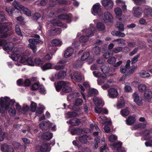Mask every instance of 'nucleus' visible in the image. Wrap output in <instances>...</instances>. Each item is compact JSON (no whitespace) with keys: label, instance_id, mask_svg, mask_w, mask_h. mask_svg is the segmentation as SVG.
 <instances>
[{"label":"nucleus","instance_id":"09e8293b","mask_svg":"<svg viewBox=\"0 0 152 152\" xmlns=\"http://www.w3.org/2000/svg\"><path fill=\"white\" fill-rule=\"evenodd\" d=\"M140 76L143 78H148L150 76V74L145 71H142L140 73Z\"/></svg>","mask_w":152,"mask_h":152},{"label":"nucleus","instance_id":"58836bf2","mask_svg":"<svg viewBox=\"0 0 152 152\" xmlns=\"http://www.w3.org/2000/svg\"><path fill=\"white\" fill-rule=\"evenodd\" d=\"M51 23L54 26H61L63 25V24L60 22L57 19L55 18L50 21Z\"/></svg>","mask_w":152,"mask_h":152},{"label":"nucleus","instance_id":"c85d7f7f","mask_svg":"<svg viewBox=\"0 0 152 152\" xmlns=\"http://www.w3.org/2000/svg\"><path fill=\"white\" fill-rule=\"evenodd\" d=\"M81 35V33L78 32L77 33L76 39L72 43V45L75 48H77L80 46V42L78 41L77 40L78 38H79V37Z\"/></svg>","mask_w":152,"mask_h":152},{"label":"nucleus","instance_id":"a211bd4d","mask_svg":"<svg viewBox=\"0 0 152 152\" xmlns=\"http://www.w3.org/2000/svg\"><path fill=\"white\" fill-rule=\"evenodd\" d=\"M1 150L2 152H14V149L12 146L6 144L2 145Z\"/></svg>","mask_w":152,"mask_h":152},{"label":"nucleus","instance_id":"0e129e2a","mask_svg":"<svg viewBox=\"0 0 152 152\" xmlns=\"http://www.w3.org/2000/svg\"><path fill=\"white\" fill-rule=\"evenodd\" d=\"M39 91L42 94H45L46 93L45 89L44 86L42 85L39 86Z\"/></svg>","mask_w":152,"mask_h":152},{"label":"nucleus","instance_id":"c9c22d12","mask_svg":"<svg viewBox=\"0 0 152 152\" xmlns=\"http://www.w3.org/2000/svg\"><path fill=\"white\" fill-rule=\"evenodd\" d=\"M98 93V91L96 89L92 88H90L88 92L87 96H91L96 95Z\"/></svg>","mask_w":152,"mask_h":152},{"label":"nucleus","instance_id":"473e14b6","mask_svg":"<svg viewBox=\"0 0 152 152\" xmlns=\"http://www.w3.org/2000/svg\"><path fill=\"white\" fill-rule=\"evenodd\" d=\"M135 121L134 115L130 116L126 120V123L128 125H131L134 123Z\"/></svg>","mask_w":152,"mask_h":152},{"label":"nucleus","instance_id":"2eb2a0df","mask_svg":"<svg viewBox=\"0 0 152 152\" xmlns=\"http://www.w3.org/2000/svg\"><path fill=\"white\" fill-rule=\"evenodd\" d=\"M90 130L86 132V133L90 131H95L93 133V135L94 136L98 135L99 134L101 133V131L97 125L95 124H91L90 125Z\"/></svg>","mask_w":152,"mask_h":152},{"label":"nucleus","instance_id":"9b49d317","mask_svg":"<svg viewBox=\"0 0 152 152\" xmlns=\"http://www.w3.org/2000/svg\"><path fill=\"white\" fill-rule=\"evenodd\" d=\"M132 13L134 16L139 18L141 16L142 13V8L137 6H134L132 9Z\"/></svg>","mask_w":152,"mask_h":152},{"label":"nucleus","instance_id":"8fccbe9b","mask_svg":"<svg viewBox=\"0 0 152 152\" xmlns=\"http://www.w3.org/2000/svg\"><path fill=\"white\" fill-rule=\"evenodd\" d=\"M52 64L50 63H46L41 66V68L43 71H45L51 69Z\"/></svg>","mask_w":152,"mask_h":152},{"label":"nucleus","instance_id":"6e6552de","mask_svg":"<svg viewBox=\"0 0 152 152\" xmlns=\"http://www.w3.org/2000/svg\"><path fill=\"white\" fill-rule=\"evenodd\" d=\"M12 23L10 22H5L0 23V32L1 33H6L12 28Z\"/></svg>","mask_w":152,"mask_h":152},{"label":"nucleus","instance_id":"680f3d73","mask_svg":"<svg viewBox=\"0 0 152 152\" xmlns=\"http://www.w3.org/2000/svg\"><path fill=\"white\" fill-rule=\"evenodd\" d=\"M146 124H143L142 123H140L135 125L134 127V129H137L139 128H144L146 127Z\"/></svg>","mask_w":152,"mask_h":152},{"label":"nucleus","instance_id":"4be33fe9","mask_svg":"<svg viewBox=\"0 0 152 152\" xmlns=\"http://www.w3.org/2000/svg\"><path fill=\"white\" fill-rule=\"evenodd\" d=\"M93 100L96 106H103L104 105V102L101 98L94 97L93 98Z\"/></svg>","mask_w":152,"mask_h":152},{"label":"nucleus","instance_id":"13d9d810","mask_svg":"<svg viewBox=\"0 0 152 152\" xmlns=\"http://www.w3.org/2000/svg\"><path fill=\"white\" fill-rule=\"evenodd\" d=\"M134 3L137 5H141L145 2V0H132Z\"/></svg>","mask_w":152,"mask_h":152},{"label":"nucleus","instance_id":"774afa93","mask_svg":"<svg viewBox=\"0 0 152 152\" xmlns=\"http://www.w3.org/2000/svg\"><path fill=\"white\" fill-rule=\"evenodd\" d=\"M6 20L5 14L3 11L0 12V21H3Z\"/></svg>","mask_w":152,"mask_h":152},{"label":"nucleus","instance_id":"aec40b11","mask_svg":"<svg viewBox=\"0 0 152 152\" xmlns=\"http://www.w3.org/2000/svg\"><path fill=\"white\" fill-rule=\"evenodd\" d=\"M152 98V91L148 89L144 94V99L146 102H149Z\"/></svg>","mask_w":152,"mask_h":152},{"label":"nucleus","instance_id":"de8ad7c7","mask_svg":"<svg viewBox=\"0 0 152 152\" xmlns=\"http://www.w3.org/2000/svg\"><path fill=\"white\" fill-rule=\"evenodd\" d=\"M128 108L127 107L126 109L122 110L121 111L120 113L123 117H125L129 114V112Z\"/></svg>","mask_w":152,"mask_h":152},{"label":"nucleus","instance_id":"a18cd8bd","mask_svg":"<svg viewBox=\"0 0 152 152\" xmlns=\"http://www.w3.org/2000/svg\"><path fill=\"white\" fill-rule=\"evenodd\" d=\"M116 27L118 28L119 31L121 32L124 30V25L121 22H117L116 24Z\"/></svg>","mask_w":152,"mask_h":152},{"label":"nucleus","instance_id":"cd10ccee","mask_svg":"<svg viewBox=\"0 0 152 152\" xmlns=\"http://www.w3.org/2000/svg\"><path fill=\"white\" fill-rule=\"evenodd\" d=\"M98 119L101 123L102 124H107L108 125L111 124V121L110 120H107L106 117L104 116H99Z\"/></svg>","mask_w":152,"mask_h":152},{"label":"nucleus","instance_id":"5fc2aeb1","mask_svg":"<svg viewBox=\"0 0 152 152\" xmlns=\"http://www.w3.org/2000/svg\"><path fill=\"white\" fill-rule=\"evenodd\" d=\"M117 139V136L114 134H112L109 137V140L111 142H113Z\"/></svg>","mask_w":152,"mask_h":152},{"label":"nucleus","instance_id":"e2e57ef3","mask_svg":"<svg viewBox=\"0 0 152 152\" xmlns=\"http://www.w3.org/2000/svg\"><path fill=\"white\" fill-rule=\"evenodd\" d=\"M83 102V101L82 99H78L75 100V104L77 106H80L82 104Z\"/></svg>","mask_w":152,"mask_h":152},{"label":"nucleus","instance_id":"2f4dec72","mask_svg":"<svg viewBox=\"0 0 152 152\" xmlns=\"http://www.w3.org/2000/svg\"><path fill=\"white\" fill-rule=\"evenodd\" d=\"M102 71L104 73L108 72L110 70V68L107 64L103 65L101 67Z\"/></svg>","mask_w":152,"mask_h":152},{"label":"nucleus","instance_id":"e433bc0d","mask_svg":"<svg viewBox=\"0 0 152 152\" xmlns=\"http://www.w3.org/2000/svg\"><path fill=\"white\" fill-rule=\"evenodd\" d=\"M80 121L77 118H74L69 121V123L72 125L77 126L80 123Z\"/></svg>","mask_w":152,"mask_h":152},{"label":"nucleus","instance_id":"1a4fd4ad","mask_svg":"<svg viewBox=\"0 0 152 152\" xmlns=\"http://www.w3.org/2000/svg\"><path fill=\"white\" fill-rule=\"evenodd\" d=\"M62 88H63L61 93L62 95L66 94V83L63 81L58 82L56 86V88L57 91H59Z\"/></svg>","mask_w":152,"mask_h":152},{"label":"nucleus","instance_id":"37998d69","mask_svg":"<svg viewBox=\"0 0 152 152\" xmlns=\"http://www.w3.org/2000/svg\"><path fill=\"white\" fill-rule=\"evenodd\" d=\"M113 42H117L118 45L121 46H124L125 45V40L122 39H118L114 40L112 41Z\"/></svg>","mask_w":152,"mask_h":152},{"label":"nucleus","instance_id":"f3484780","mask_svg":"<svg viewBox=\"0 0 152 152\" xmlns=\"http://www.w3.org/2000/svg\"><path fill=\"white\" fill-rule=\"evenodd\" d=\"M114 12L115 15L119 20H121L122 19L121 17H125V16L122 14L121 9L119 7H116L114 9Z\"/></svg>","mask_w":152,"mask_h":152},{"label":"nucleus","instance_id":"ddd939ff","mask_svg":"<svg viewBox=\"0 0 152 152\" xmlns=\"http://www.w3.org/2000/svg\"><path fill=\"white\" fill-rule=\"evenodd\" d=\"M71 72H69L70 76L72 79H74L75 81L80 82L82 80L83 76L80 72H75L73 76L71 73Z\"/></svg>","mask_w":152,"mask_h":152},{"label":"nucleus","instance_id":"bb28decb","mask_svg":"<svg viewBox=\"0 0 152 152\" xmlns=\"http://www.w3.org/2000/svg\"><path fill=\"white\" fill-rule=\"evenodd\" d=\"M53 135V134L50 132H45L42 135V137L43 140H48L52 138Z\"/></svg>","mask_w":152,"mask_h":152},{"label":"nucleus","instance_id":"ea45409f","mask_svg":"<svg viewBox=\"0 0 152 152\" xmlns=\"http://www.w3.org/2000/svg\"><path fill=\"white\" fill-rule=\"evenodd\" d=\"M66 75V72L64 71H59L57 74V77L59 79H62Z\"/></svg>","mask_w":152,"mask_h":152},{"label":"nucleus","instance_id":"72a5a7b5","mask_svg":"<svg viewBox=\"0 0 152 152\" xmlns=\"http://www.w3.org/2000/svg\"><path fill=\"white\" fill-rule=\"evenodd\" d=\"M143 12L147 16H152V8L151 7L145 8L143 10Z\"/></svg>","mask_w":152,"mask_h":152},{"label":"nucleus","instance_id":"7ed1b4c3","mask_svg":"<svg viewBox=\"0 0 152 152\" xmlns=\"http://www.w3.org/2000/svg\"><path fill=\"white\" fill-rule=\"evenodd\" d=\"M95 31L96 29L94 27V25L93 24H90V27L88 29L83 30L82 31L85 33L86 36H82L80 37L79 38V41L80 43L87 42L88 40V37L93 36Z\"/></svg>","mask_w":152,"mask_h":152},{"label":"nucleus","instance_id":"f8f14e48","mask_svg":"<svg viewBox=\"0 0 152 152\" xmlns=\"http://www.w3.org/2000/svg\"><path fill=\"white\" fill-rule=\"evenodd\" d=\"M122 143L120 141L115 142L111 146L112 149H115L120 152H126V150L122 147Z\"/></svg>","mask_w":152,"mask_h":152},{"label":"nucleus","instance_id":"864d4df0","mask_svg":"<svg viewBox=\"0 0 152 152\" xmlns=\"http://www.w3.org/2000/svg\"><path fill=\"white\" fill-rule=\"evenodd\" d=\"M125 105V102L123 99H121L118 101L117 104V106L118 108L123 107Z\"/></svg>","mask_w":152,"mask_h":152},{"label":"nucleus","instance_id":"49530a36","mask_svg":"<svg viewBox=\"0 0 152 152\" xmlns=\"http://www.w3.org/2000/svg\"><path fill=\"white\" fill-rule=\"evenodd\" d=\"M14 7L18 10H21L23 8V6L20 4L18 2L14 1L12 3Z\"/></svg>","mask_w":152,"mask_h":152},{"label":"nucleus","instance_id":"6ab92c4d","mask_svg":"<svg viewBox=\"0 0 152 152\" xmlns=\"http://www.w3.org/2000/svg\"><path fill=\"white\" fill-rule=\"evenodd\" d=\"M134 101L138 105L142 106L143 104L142 99L140 98L136 92L134 93L132 95Z\"/></svg>","mask_w":152,"mask_h":152},{"label":"nucleus","instance_id":"0eeeda50","mask_svg":"<svg viewBox=\"0 0 152 152\" xmlns=\"http://www.w3.org/2000/svg\"><path fill=\"white\" fill-rule=\"evenodd\" d=\"M91 12L94 15H98L99 17L102 14V9L99 3H96L93 5L91 9Z\"/></svg>","mask_w":152,"mask_h":152},{"label":"nucleus","instance_id":"5701e85b","mask_svg":"<svg viewBox=\"0 0 152 152\" xmlns=\"http://www.w3.org/2000/svg\"><path fill=\"white\" fill-rule=\"evenodd\" d=\"M50 122L46 121L42 122L39 124L40 129L42 130H45L50 127Z\"/></svg>","mask_w":152,"mask_h":152},{"label":"nucleus","instance_id":"f704fd0d","mask_svg":"<svg viewBox=\"0 0 152 152\" xmlns=\"http://www.w3.org/2000/svg\"><path fill=\"white\" fill-rule=\"evenodd\" d=\"M51 44L53 46H61L62 45V42L59 39H55L51 41Z\"/></svg>","mask_w":152,"mask_h":152},{"label":"nucleus","instance_id":"4c0bfd02","mask_svg":"<svg viewBox=\"0 0 152 152\" xmlns=\"http://www.w3.org/2000/svg\"><path fill=\"white\" fill-rule=\"evenodd\" d=\"M82 130L81 129L76 128L73 129L71 131V133L73 134H79L82 133Z\"/></svg>","mask_w":152,"mask_h":152},{"label":"nucleus","instance_id":"b1692460","mask_svg":"<svg viewBox=\"0 0 152 152\" xmlns=\"http://www.w3.org/2000/svg\"><path fill=\"white\" fill-rule=\"evenodd\" d=\"M39 149L41 152H48L50 151V149L46 144H42L39 146Z\"/></svg>","mask_w":152,"mask_h":152},{"label":"nucleus","instance_id":"39448f33","mask_svg":"<svg viewBox=\"0 0 152 152\" xmlns=\"http://www.w3.org/2000/svg\"><path fill=\"white\" fill-rule=\"evenodd\" d=\"M152 132L151 129L145 130L143 133V136L142 138V140H149L145 143V146L147 147L152 146V137H150L149 134Z\"/></svg>","mask_w":152,"mask_h":152},{"label":"nucleus","instance_id":"69168bd1","mask_svg":"<svg viewBox=\"0 0 152 152\" xmlns=\"http://www.w3.org/2000/svg\"><path fill=\"white\" fill-rule=\"evenodd\" d=\"M79 94L75 92L73 94H71L68 96V99H69V100L70 99V98H74V97L75 96L76 97H78L79 96Z\"/></svg>","mask_w":152,"mask_h":152},{"label":"nucleus","instance_id":"c03bdc74","mask_svg":"<svg viewBox=\"0 0 152 152\" xmlns=\"http://www.w3.org/2000/svg\"><path fill=\"white\" fill-rule=\"evenodd\" d=\"M15 30L16 34L19 36H20V40H22L23 39V35L21 33L19 26L18 25H17L15 26Z\"/></svg>","mask_w":152,"mask_h":152},{"label":"nucleus","instance_id":"c756f323","mask_svg":"<svg viewBox=\"0 0 152 152\" xmlns=\"http://www.w3.org/2000/svg\"><path fill=\"white\" fill-rule=\"evenodd\" d=\"M96 27L97 29L99 31H104L105 28L104 23L101 22H98L97 23Z\"/></svg>","mask_w":152,"mask_h":152},{"label":"nucleus","instance_id":"412c9836","mask_svg":"<svg viewBox=\"0 0 152 152\" xmlns=\"http://www.w3.org/2000/svg\"><path fill=\"white\" fill-rule=\"evenodd\" d=\"M91 139V137L88 136L86 134L80 136L79 137V141L82 144H86L88 142V140Z\"/></svg>","mask_w":152,"mask_h":152},{"label":"nucleus","instance_id":"f03ea898","mask_svg":"<svg viewBox=\"0 0 152 152\" xmlns=\"http://www.w3.org/2000/svg\"><path fill=\"white\" fill-rule=\"evenodd\" d=\"M15 102L14 99H11L7 96L4 98L1 97L0 98V105L1 107L6 110H8L9 114L11 115H14L16 114L15 109L10 108V105H13Z\"/></svg>","mask_w":152,"mask_h":152},{"label":"nucleus","instance_id":"338daca9","mask_svg":"<svg viewBox=\"0 0 152 152\" xmlns=\"http://www.w3.org/2000/svg\"><path fill=\"white\" fill-rule=\"evenodd\" d=\"M113 55V52L111 51H108L103 54V56L106 58H108L110 56Z\"/></svg>","mask_w":152,"mask_h":152},{"label":"nucleus","instance_id":"20e7f679","mask_svg":"<svg viewBox=\"0 0 152 152\" xmlns=\"http://www.w3.org/2000/svg\"><path fill=\"white\" fill-rule=\"evenodd\" d=\"M99 18L103 21L105 23H108L112 22L113 20V17L112 14L109 11H106L102 13L99 17Z\"/></svg>","mask_w":152,"mask_h":152},{"label":"nucleus","instance_id":"79ce46f5","mask_svg":"<svg viewBox=\"0 0 152 152\" xmlns=\"http://www.w3.org/2000/svg\"><path fill=\"white\" fill-rule=\"evenodd\" d=\"M124 91L126 93L132 92V89L131 88L130 84L129 83H126L124 88Z\"/></svg>","mask_w":152,"mask_h":152},{"label":"nucleus","instance_id":"a19ab883","mask_svg":"<svg viewBox=\"0 0 152 152\" xmlns=\"http://www.w3.org/2000/svg\"><path fill=\"white\" fill-rule=\"evenodd\" d=\"M147 88V86L143 84H141L139 85L138 87L139 91L142 93L145 92Z\"/></svg>","mask_w":152,"mask_h":152},{"label":"nucleus","instance_id":"9d476101","mask_svg":"<svg viewBox=\"0 0 152 152\" xmlns=\"http://www.w3.org/2000/svg\"><path fill=\"white\" fill-rule=\"evenodd\" d=\"M102 5L107 10H110L114 6L113 0H102Z\"/></svg>","mask_w":152,"mask_h":152},{"label":"nucleus","instance_id":"dca6fc26","mask_svg":"<svg viewBox=\"0 0 152 152\" xmlns=\"http://www.w3.org/2000/svg\"><path fill=\"white\" fill-rule=\"evenodd\" d=\"M108 96L110 98H116L118 95L116 89L114 88H111L108 91Z\"/></svg>","mask_w":152,"mask_h":152},{"label":"nucleus","instance_id":"423d86ee","mask_svg":"<svg viewBox=\"0 0 152 152\" xmlns=\"http://www.w3.org/2000/svg\"><path fill=\"white\" fill-rule=\"evenodd\" d=\"M66 50H65L64 53V57L65 59L62 58L60 59L57 63V65H55L53 69H55L57 70H60L61 69H63L66 66Z\"/></svg>","mask_w":152,"mask_h":152},{"label":"nucleus","instance_id":"393cba45","mask_svg":"<svg viewBox=\"0 0 152 152\" xmlns=\"http://www.w3.org/2000/svg\"><path fill=\"white\" fill-rule=\"evenodd\" d=\"M95 112L97 113H102V114H107L108 110L105 109H102L101 107L96 106L95 108Z\"/></svg>","mask_w":152,"mask_h":152},{"label":"nucleus","instance_id":"6e6d98bb","mask_svg":"<svg viewBox=\"0 0 152 152\" xmlns=\"http://www.w3.org/2000/svg\"><path fill=\"white\" fill-rule=\"evenodd\" d=\"M90 54L89 53L87 52L85 53L81 57V60L82 61H84L88 58Z\"/></svg>","mask_w":152,"mask_h":152},{"label":"nucleus","instance_id":"a878e982","mask_svg":"<svg viewBox=\"0 0 152 152\" xmlns=\"http://www.w3.org/2000/svg\"><path fill=\"white\" fill-rule=\"evenodd\" d=\"M107 79V77L105 75H102L97 80L98 84L101 85L102 84L106 83Z\"/></svg>","mask_w":152,"mask_h":152},{"label":"nucleus","instance_id":"bf43d9fd","mask_svg":"<svg viewBox=\"0 0 152 152\" xmlns=\"http://www.w3.org/2000/svg\"><path fill=\"white\" fill-rule=\"evenodd\" d=\"M116 58L114 57H112L110 58L107 61V62L111 64H114L116 62Z\"/></svg>","mask_w":152,"mask_h":152},{"label":"nucleus","instance_id":"3c124183","mask_svg":"<svg viewBox=\"0 0 152 152\" xmlns=\"http://www.w3.org/2000/svg\"><path fill=\"white\" fill-rule=\"evenodd\" d=\"M21 10H22L23 13L26 15L29 16L31 15V11L28 9L25 8L23 7V8L21 9Z\"/></svg>","mask_w":152,"mask_h":152},{"label":"nucleus","instance_id":"f257e3e1","mask_svg":"<svg viewBox=\"0 0 152 152\" xmlns=\"http://www.w3.org/2000/svg\"><path fill=\"white\" fill-rule=\"evenodd\" d=\"M0 46H3V49L6 51L8 54L11 55V58L13 60L17 61L20 56L18 49L13 47L12 43L8 42L5 39H0Z\"/></svg>","mask_w":152,"mask_h":152},{"label":"nucleus","instance_id":"7c9ffc66","mask_svg":"<svg viewBox=\"0 0 152 152\" xmlns=\"http://www.w3.org/2000/svg\"><path fill=\"white\" fill-rule=\"evenodd\" d=\"M49 31V34L52 36H55L60 34L61 32V30L59 28H56L54 29L51 30Z\"/></svg>","mask_w":152,"mask_h":152},{"label":"nucleus","instance_id":"4468645a","mask_svg":"<svg viewBox=\"0 0 152 152\" xmlns=\"http://www.w3.org/2000/svg\"><path fill=\"white\" fill-rule=\"evenodd\" d=\"M36 39H30L28 40L29 44L28 45V47L31 49L34 53H35L37 50V48L36 46L37 45Z\"/></svg>","mask_w":152,"mask_h":152},{"label":"nucleus","instance_id":"4d7b16f0","mask_svg":"<svg viewBox=\"0 0 152 152\" xmlns=\"http://www.w3.org/2000/svg\"><path fill=\"white\" fill-rule=\"evenodd\" d=\"M74 50L70 47L67 48V57H70L73 54Z\"/></svg>","mask_w":152,"mask_h":152},{"label":"nucleus","instance_id":"052dcab7","mask_svg":"<svg viewBox=\"0 0 152 152\" xmlns=\"http://www.w3.org/2000/svg\"><path fill=\"white\" fill-rule=\"evenodd\" d=\"M122 48L121 47H117L114 48L113 50V53H117L122 51Z\"/></svg>","mask_w":152,"mask_h":152},{"label":"nucleus","instance_id":"603ef678","mask_svg":"<svg viewBox=\"0 0 152 152\" xmlns=\"http://www.w3.org/2000/svg\"><path fill=\"white\" fill-rule=\"evenodd\" d=\"M79 89L80 90L83 97L84 100L86 99V97L83 92L85 91V88L83 87V86L80 84H78Z\"/></svg>","mask_w":152,"mask_h":152}]
</instances>
